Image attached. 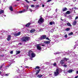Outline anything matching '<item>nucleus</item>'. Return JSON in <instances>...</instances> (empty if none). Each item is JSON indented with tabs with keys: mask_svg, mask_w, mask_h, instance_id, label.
<instances>
[{
	"mask_svg": "<svg viewBox=\"0 0 78 78\" xmlns=\"http://www.w3.org/2000/svg\"><path fill=\"white\" fill-rule=\"evenodd\" d=\"M55 72H54V75L55 76H58V74H59L60 72H62V70L59 69H56Z\"/></svg>",
	"mask_w": 78,
	"mask_h": 78,
	"instance_id": "nucleus-1",
	"label": "nucleus"
},
{
	"mask_svg": "<svg viewBox=\"0 0 78 78\" xmlns=\"http://www.w3.org/2000/svg\"><path fill=\"white\" fill-rule=\"evenodd\" d=\"M21 40L24 42H26L30 40V37H25L21 38Z\"/></svg>",
	"mask_w": 78,
	"mask_h": 78,
	"instance_id": "nucleus-2",
	"label": "nucleus"
},
{
	"mask_svg": "<svg viewBox=\"0 0 78 78\" xmlns=\"http://www.w3.org/2000/svg\"><path fill=\"white\" fill-rule=\"evenodd\" d=\"M43 22H44V19L42 17H41L38 21V23L41 24Z\"/></svg>",
	"mask_w": 78,
	"mask_h": 78,
	"instance_id": "nucleus-3",
	"label": "nucleus"
},
{
	"mask_svg": "<svg viewBox=\"0 0 78 78\" xmlns=\"http://www.w3.org/2000/svg\"><path fill=\"white\" fill-rule=\"evenodd\" d=\"M31 55L32 57L30 58V59H31V60H33V58H34V57L36 56V54H35V53L33 52V53H32Z\"/></svg>",
	"mask_w": 78,
	"mask_h": 78,
	"instance_id": "nucleus-4",
	"label": "nucleus"
},
{
	"mask_svg": "<svg viewBox=\"0 0 78 78\" xmlns=\"http://www.w3.org/2000/svg\"><path fill=\"white\" fill-rule=\"evenodd\" d=\"M20 34V32H19L17 33H15V34H13V36H19Z\"/></svg>",
	"mask_w": 78,
	"mask_h": 78,
	"instance_id": "nucleus-5",
	"label": "nucleus"
},
{
	"mask_svg": "<svg viewBox=\"0 0 78 78\" xmlns=\"http://www.w3.org/2000/svg\"><path fill=\"white\" fill-rule=\"evenodd\" d=\"M37 50H40V51L41 50V47H40V44H37Z\"/></svg>",
	"mask_w": 78,
	"mask_h": 78,
	"instance_id": "nucleus-6",
	"label": "nucleus"
},
{
	"mask_svg": "<svg viewBox=\"0 0 78 78\" xmlns=\"http://www.w3.org/2000/svg\"><path fill=\"white\" fill-rule=\"evenodd\" d=\"M70 56L71 57H73L74 58H75V59H76V55H75L74 54V52L73 53V54L71 55H70Z\"/></svg>",
	"mask_w": 78,
	"mask_h": 78,
	"instance_id": "nucleus-7",
	"label": "nucleus"
},
{
	"mask_svg": "<svg viewBox=\"0 0 78 78\" xmlns=\"http://www.w3.org/2000/svg\"><path fill=\"white\" fill-rule=\"evenodd\" d=\"M46 37H47L46 35H43V36L41 37L40 38V40H42V39H44L46 38Z\"/></svg>",
	"mask_w": 78,
	"mask_h": 78,
	"instance_id": "nucleus-8",
	"label": "nucleus"
},
{
	"mask_svg": "<svg viewBox=\"0 0 78 78\" xmlns=\"http://www.w3.org/2000/svg\"><path fill=\"white\" fill-rule=\"evenodd\" d=\"M35 31H36V30L34 29H32L30 31V32L31 33H34V32H35Z\"/></svg>",
	"mask_w": 78,
	"mask_h": 78,
	"instance_id": "nucleus-9",
	"label": "nucleus"
},
{
	"mask_svg": "<svg viewBox=\"0 0 78 78\" xmlns=\"http://www.w3.org/2000/svg\"><path fill=\"white\" fill-rule=\"evenodd\" d=\"M11 40V35H9L8 36V37L7 38V41H9V40Z\"/></svg>",
	"mask_w": 78,
	"mask_h": 78,
	"instance_id": "nucleus-10",
	"label": "nucleus"
},
{
	"mask_svg": "<svg viewBox=\"0 0 78 78\" xmlns=\"http://www.w3.org/2000/svg\"><path fill=\"white\" fill-rule=\"evenodd\" d=\"M30 24H31V23H28L27 24L25 25V27H28L30 25Z\"/></svg>",
	"mask_w": 78,
	"mask_h": 78,
	"instance_id": "nucleus-11",
	"label": "nucleus"
},
{
	"mask_svg": "<svg viewBox=\"0 0 78 78\" xmlns=\"http://www.w3.org/2000/svg\"><path fill=\"white\" fill-rule=\"evenodd\" d=\"M67 9L65 7L62 9V11H66V10H67Z\"/></svg>",
	"mask_w": 78,
	"mask_h": 78,
	"instance_id": "nucleus-12",
	"label": "nucleus"
},
{
	"mask_svg": "<svg viewBox=\"0 0 78 78\" xmlns=\"http://www.w3.org/2000/svg\"><path fill=\"white\" fill-rule=\"evenodd\" d=\"M55 23L54 21L51 22L49 23V24L50 25H53V24H55Z\"/></svg>",
	"mask_w": 78,
	"mask_h": 78,
	"instance_id": "nucleus-13",
	"label": "nucleus"
},
{
	"mask_svg": "<svg viewBox=\"0 0 78 78\" xmlns=\"http://www.w3.org/2000/svg\"><path fill=\"white\" fill-rule=\"evenodd\" d=\"M67 72L68 73H72L73 72V70L70 69L68 70Z\"/></svg>",
	"mask_w": 78,
	"mask_h": 78,
	"instance_id": "nucleus-14",
	"label": "nucleus"
},
{
	"mask_svg": "<svg viewBox=\"0 0 78 78\" xmlns=\"http://www.w3.org/2000/svg\"><path fill=\"white\" fill-rule=\"evenodd\" d=\"M9 9L11 11H13V8L12 7L10 6L9 7Z\"/></svg>",
	"mask_w": 78,
	"mask_h": 78,
	"instance_id": "nucleus-15",
	"label": "nucleus"
},
{
	"mask_svg": "<svg viewBox=\"0 0 78 78\" xmlns=\"http://www.w3.org/2000/svg\"><path fill=\"white\" fill-rule=\"evenodd\" d=\"M50 41H46L44 42V44H50Z\"/></svg>",
	"mask_w": 78,
	"mask_h": 78,
	"instance_id": "nucleus-16",
	"label": "nucleus"
},
{
	"mask_svg": "<svg viewBox=\"0 0 78 78\" xmlns=\"http://www.w3.org/2000/svg\"><path fill=\"white\" fill-rule=\"evenodd\" d=\"M33 53V52H32V51H29V55H31V54H32V53Z\"/></svg>",
	"mask_w": 78,
	"mask_h": 78,
	"instance_id": "nucleus-17",
	"label": "nucleus"
},
{
	"mask_svg": "<svg viewBox=\"0 0 78 78\" xmlns=\"http://www.w3.org/2000/svg\"><path fill=\"white\" fill-rule=\"evenodd\" d=\"M39 72H40V70H38L37 71V72L36 73V75H37L38 74V73H39Z\"/></svg>",
	"mask_w": 78,
	"mask_h": 78,
	"instance_id": "nucleus-18",
	"label": "nucleus"
},
{
	"mask_svg": "<svg viewBox=\"0 0 78 78\" xmlns=\"http://www.w3.org/2000/svg\"><path fill=\"white\" fill-rule=\"evenodd\" d=\"M42 75H38L37 76V77H38V78H41V77H42Z\"/></svg>",
	"mask_w": 78,
	"mask_h": 78,
	"instance_id": "nucleus-19",
	"label": "nucleus"
},
{
	"mask_svg": "<svg viewBox=\"0 0 78 78\" xmlns=\"http://www.w3.org/2000/svg\"><path fill=\"white\" fill-rule=\"evenodd\" d=\"M28 10H27V9H23V13H24L25 12H27V11Z\"/></svg>",
	"mask_w": 78,
	"mask_h": 78,
	"instance_id": "nucleus-20",
	"label": "nucleus"
},
{
	"mask_svg": "<svg viewBox=\"0 0 78 78\" xmlns=\"http://www.w3.org/2000/svg\"><path fill=\"white\" fill-rule=\"evenodd\" d=\"M76 24V21H75L74 22H73V25H75Z\"/></svg>",
	"mask_w": 78,
	"mask_h": 78,
	"instance_id": "nucleus-21",
	"label": "nucleus"
},
{
	"mask_svg": "<svg viewBox=\"0 0 78 78\" xmlns=\"http://www.w3.org/2000/svg\"><path fill=\"white\" fill-rule=\"evenodd\" d=\"M20 51H16V55H17V54H20Z\"/></svg>",
	"mask_w": 78,
	"mask_h": 78,
	"instance_id": "nucleus-22",
	"label": "nucleus"
},
{
	"mask_svg": "<svg viewBox=\"0 0 78 78\" xmlns=\"http://www.w3.org/2000/svg\"><path fill=\"white\" fill-rule=\"evenodd\" d=\"M61 62L62 64L64 63V60H62L61 61Z\"/></svg>",
	"mask_w": 78,
	"mask_h": 78,
	"instance_id": "nucleus-23",
	"label": "nucleus"
},
{
	"mask_svg": "<svg viewBox=\"0 0 78 78\" xmlns=\"http://www.w3.org/2000/svg\"><path fill=\"white\" fill-rule=\"evenodd\" d=\"M3 12H4V11L3 10H2L0 11V14H2V13H3Z\"/></svg>",
	"mask_w": 78,
	"mask_h": 78,
	"instance_id": "nucleus-24",
	"label": "nucleus"
},
{
	"mask_svg": "<svg viewBox=\"0 0 78 78\" xmlns=\"http://www.w3.org/2000/svg\"><path fill=\"white\" fill-rule=\"evenodd\" d=\"M67 25L68 26H69V27H72V25L70 24L69 23H67Z\"/></svg>",
	"mask_w": 78,
	"mask_h": 78,
	"instance_id": "nucleus-25",
	"label": "nucleus"
},
{
	"mask_svg": "<svg viewBox=\"0 0 78 78\" xmlns=\"http://www.w3.org/2000/svg\"><path fill=\"white\" fill-rule=\"evenodd\" d=\"M70 11H67L66 12V14H70Z\"/></svg>",
	"mask_w": 78,
	"mask_h": 78,
	"instance_id": "nucleus-26",
	"label": "nucleus"
},
{
	"mask_svg": "<svg viewBox=\"0 0 78 78\" xmlns=\"http://www.w3.org/2000/svg\"><path fill=\"white\" fill-rule=\"evenodd\" d=\"M72 34H73V32H71L69 34V35L71 36V35H72Z\"/></svg>",
	"mask_w": 78,
	"mask_h": 78,
	"instance_id": "nucleus-27",
	"label": "nucleus"
},
{
	"mask_svg": "<svg viewBox=\"0 0 78 78\" xmlns=\"http://www.w3.org/2000/svg\"><path fill=\"white\" fill-rule=\"evenodd\" d=\"M60 53H61V52H57V53H55V54L56 55H59V54H60Z\"/></svg>",
	"mask_w": 78,
	"mask_h": 78,
	"instance_id": "nucleus-28",
	"label": "nucleus"
},
{
	"mask_svg": "<svg viewBox=\"0 0 78 78\" xmlns=\"http://www.w3.org/2000/svg\"><path fill=\"white\" fill-rule=\"evenodd\" d=\"M9 76V74L8 73L5 74V76Z\"/></svg>",
	"mask_w": 78,
	"mask_h": 78,
	"instance_id": "nucleus-29",
	"label": "nucleus"
},
{
	"mask_svg": "<svg viewBox=\"0 0 78 78\" xmlns=\"http://www.w3.org/2000/svg\"><path fill=\"white\" fill-rule=\"evenodd\" d=\"M39 66H36L35 68H34V69H39Z\"/></svg>",
	"mask_w": 78,
	"mask_h": 78,
	"instance_id": "nucleus-30",
	"label": "nucleus"
},
{
	"mask_svg": "<svg viewBox=\"0 0 78 78\" xmlns=\"http://www.w3.org/2000/svg\"><path fill=\"white\" fill-rule=\"evenodd\" d=\"M70 29V28H67V29H66V31H69Z\"/></svg>",
	"mask_w": 78,
	"mask_h": 78,
	"instance_id": "nucleus-31",
	"label": "nucleus"
},
{
	"mask_svg": "<svg viewBox=\"0 0 78 78\" xmlns=\"http://www.w3.org/2000/svg\"><path fill=\"white\" fill-rule=\"evenodd\" d=\"M26 7H27V9H28V8H29V6H28V5H27L26 6Z\"/></svg>",
	"mask_w": 78,
	"mask_h": 78,
	"instance_id": "nucleus-32",
	"label": "nucleus"
},
{
	"mask_svg": "<svg viewBox=\"0 0 78 78\" xmlns=\"http://www.w3.org/2000/svg\"><path fill=\"white\" fill-rule=\"evenodd\" d=\"M63 59H64V60H65V61H67V59L66 58H65Z\"/></svg>",
	"mask_w": 78,
	"mask_h": 78,
	"instance_id": "nucleus-33",
	"label": "nucleus"
},
{
	"mask_svg": "<svg viewBox=\"0 0 78 78\" xmlns=\"http://www.w3.org/2000/svg\"><path fill=\"white\" fill-rule=\"evenodd\" d=\"M25 2H27V3H30V2L28 1L27 0H25Z\"/></svg>",
	"mask_w": 78,
	"mask_h": 78,
	"instance_id": "nucleus-34",
	"label": "nucleus"
},
{
	"mask_svg": "<svg viewBox=\"0 0 78 78\" xmlns=\"http://www.w3.org/2000/svg\"><path fill=\"white\" fill-rule=\"evenodd\" d=\"M65 38H67V35L66 34L64 36Z\"/></svg>",
	"mask_w": 78,
	"mask_h": 78,
	"instance_id": "nucleus-35",
	"label": "nucleus"
},
{
	"mask_svg": "<svg viewBox=\"0 0 78 78\" xmlns=\"http://www.w3.org/2000/svg\"><path fill=\"white\" fill-rule=\"evenodd\" d=\"M53 65L54 66H56V63H55L53 64Z\"/></svg>",
	"mask_w": 78,
	"mask_h": 78,
	"instance_id": "nucleus-36",
	"label": "nucleus"
},
{
	"mask_svg": "<svg viewBox=\"0 0 78 78\" xmlns=\"http://www.w3.org/2000/svg\"><path fill=\"white\" fill-rule=\"evenodd\" d=\"M31 8H33V7H34V5H31Z\"/></svg>",
	"mask_w": 78,
	"mask_h": 78,
	"instance_id": "nucleus-37",
	"label": "nucleus"
},
{
	"mask_svg": "<svg viewBox=\"0 0 78 78\" xmlns=\"http://www.w3.org/2000/svg\"><path fill=\"white\" fill-rule=\"evenodd\" d=\"M3 65H2L0 67V69H2V67H3Z\"/></svg>",
	"mask_w": 78,
	"mask_h": 78,
	"instance_id": "nucleus-38",
	"label": "nucleus"
},
{
	"mask_svg": "<svg viewBox=\"0 0 78 78\" xmlns=\"http://www.w3.org/2000/svg\"><path fill=\"white\" fill-rule=\"evenodd\" d=\"M37 7H39V5H38L35 6V8H37Z\"/></svg>",
	"mask_w": 78,
	"mask_h": 78,
	"instance_id": "nucleus-39",
	"label": "nucleus"
},
{
	"mask_svg": "<svg viewBox=\"0 0 78 78\" xmlns=\"http://www.w3.org/2000/svg\"><path fill=\"white\" fill-rule=\"evenodd\" d=\"M46 39H47V40H48L49 41H50V40L49 39L48 37H46Z\"/></svg>",
	"mask_w": 78,
	"mask_h": 78,
	"instance_id": "nucleus-40",
	"label": "nucleus"
},
{
	"mask_svg": "<svg viewBox=\"0 0 78 78\" xmlns=\"http://www.w3.org/2000/svg\"><path fill=\"white\" fill-rule=\"evenodd\" d=\"M51 0H48L47 1V2H51Z\"/></svg>",
	"mask_w": 78,
	"mask_h": 78,
	"instance_id": "nucleus-41",
	"label": "nucleus"
},
{
	"mask_svg": "<svg viewBox=\"0 0 78 78\" xmlns=\"http://www.w3.org/2000/svg\"><path fill=\"white\" fill-rule=\"evenodd\" d=\"M23 13V11H20L19 12V13Z\"/></svg>",
	"mask_w": 78,
	"mask_h": 78,
	"instance_id": "nucleus-42",
	"label": "nucleus"
},
{
	"mask_svg": "<svg viewBox=\"0 0 78 78\" xmlns=\"http://www.w3.org/2000/svg\"><path fill=\"white\" fill-rule=\"evenodd\" d=\"M29 11H30V12H32V11H33V10H32V9H30Z\"/></svg>",
	"mask_w": 78,
	"mask_h": 78,
	"instance_id": "nucleus-43",
	"label": "nucleus"
},
{
	"mask_svg": "<svg viewBox=\"0 0 78 78\" xmlns=\"http://www.w3.org/2000/svg\"><path fill=\"white\" fill-rule=\"evenodd\" d=\"M63 67H67V65H63Z\"/></svg>",
	"mask_w": 78,
	"mask_h": 78,
	"instance_id": "nucleus-44",
	"label": "nucleus"
},
{
	"mask_svg": "<svg viewBox=\"0 0 78 78\" xmlns=\"http://www.w3.org/2000/svg\"><path fill=\"white\" fill-rule=\"evenodd\" d=\"M12 53H13V51H12L10 52V54H12Z\"/></svg>",
	"mask_w": 78,
	"mask_h": 78,
	"instance_id": "nucleus-45",
	"label": "nucleus"
},
{
	"mask_svg": "<svg viewBox=\"0 0 78 78\" xmlns=\"http://www.w3.org/2000/svg\"><path fill=\"white\" fill-rule=\"evenodd\" d=\"M78 18V16H76L75 18V20H76Z\"/></svg>",
	"mask_w": 78,
	"mask_h": 78,
	"instance_id": "nucleus-46",
	"label": "nucleus"
},
{
	"mask_svg": "<svg viewBox=\"0 0 78 78\" xmlns=\"http://www.w3.org/2000/svg\"><path fill=\"white\" fill-rule=\"evenodd\" d=\"M76 47V45L75 46H74V49H75Z\"/></svg>",
	"mask_w": 78,
	"mask_h": 78,
	"instance_id": "nucleus-47",
	"label": "nucleus"
},
{
	"mask_svg": "<svg viewBox=\"0 0 78 78\" xmlns=\"http://www.w3.org/2000/svg\"><path fill=\"white\" fill-rule=\"evenodd\" d=\"M2 76H5V74H2Z\"/></svg>",
	"mask_w": 78,
	"mask_h": 78,
	"instance_id": "nucleus-48",
	"label": "nucleus"
},
{
	"mask_svg": "<svg viewBox=\"0 0 78 78\" xmlns=\"http://www.w3.org/2000/svg\"><path fill=\"white\" fill-rule=\"evenodd\" d=\"M41 46H42L43 47H45V45L42 44V45H41Z\"/></svg>",
	"mask_w": 78,
	"mask_h": 78,
	"instance_id": "nucleus-49",
	"label": "nucleus"
},
{
	"mask_svg": "<svg viewBox=\"0 0 78 78\" xmlns=\"http://www.w3.org/2000/svg\"><path fill=\"white\" fill-rule=\"evenodd\" d=\"M74 9H77V8H76V7H74Z\"/></svg>",
	"mask_w": 78,
	"mask_h": 78,
	"instance_id": "nucleus-50",
	"label": "nucleus"
},
{
	"mask_svg": "<svg viewBox=\"0 0 78 78\" xmlns=\"http://www.w3.org/2000/svg\"><path fill=\"white\" fill-rule=\"evenodd\" d=\"M22 44L21 43H20L18 44V45H22Z\"/></svg>",
	"mask_w": 78,
	"mask_h": 78,
	"instance_id": "nucleus-51",
	"label": "nucleus"
},
{
	"mask_svg": "<svg viewBox=\"0 0 78 78\" xmlns=\"http://www.w3.org/2000/svg\"><path fill=\"white\" fill-rule=\"evenodd\" d=\"M25 67H26V68H29V67L28 66H25Z\"/></svg>",
	"mask_w": 78,
	"mask_h": 78,
	"instance_id": "nucleus-52",
	"label": "nucleus"
},
{
	"mask_svg": "<svg viewBox=\"0 0 78 78\" xmlns=\"http://www.w3.org/2000/svg\"><path fill=\"white\" fill-rule=\"evenodd\" d=\"M42 6V7H44V6H45V5H43Z\"/></svg>",
	"mask_w": 78,
	"mask_h": 78,
	"instance_id": "nucleus-53",
	"label": "nucleus"
},
{
	"mask_svg": "<svg viewBox=\"0 0 78 78\" xmlns=\"http://www.w3.org/2000/svg\"><path fill=\"white\" fill-rule=\"evenodd\" d=\"M11 66V64L9 65V66H8V67H9V66Z\"/></svg>",
	"mask_w": 78,
	"mask_h": 78,
	"instance_id": "nucleus-54",
	"label": "nucleus"
},
{
	"mask_svg": "<svg viewBox=\"0 0 78 78\" xmlns=\"http://www.w3.org/2000/svg\"><path fill=\"white\" fill-rule=\"evenodd\" d=\"M57 11H58V9H56V10H55V11L57 12Z\"/></svg>",
	"mask_w": 78,
	"mask_h": 78,
	"instance_id": "nucleus-55",
	"label": "nucleus"
},
{
	"mask_svg": "<svg viewBox=\"0 0 78 78\" xmlns=\"http://www.w3.org/2000/svg\"><path fill=\"white\" fill-rule=\"evenodd\" d=\"M2 73V72L0 71V75L1 74V73Z\"/></svg>",
	"mask_w": 78,
	"mask_h": 78,
	"instance_id": "nucleus-56",
	"label": "nucleus"
},
{
	"mask_svg": "<svg viewBox=\"0 0 78 78\" xmlns=\"http://www.w3.org/2000/svg\"><path fill=\"white\" fill-rule=\"evenodd\" d=\"M76 74H78V71H77Z\"/></svg>",
	"mask_w": 78,
	"mask_h": 78,
	"instance_id": "nucleus-57",
	"label": "nucleus"
},
{
	"mask_svg": "<svg viewBox=\"0 0 78 78\" xmlns=\"http://www.w3.org/2000/svg\"><path fill=\"white\" fill-rule=\"evenodd\" d=\"M37 0H33L34 2H36Z\"/></svg>",
	"mask_w": 78,
	"mask_h": 78,
	"instance_id": "nucleus-58",
	"label": "nucleus"
},
{
	"mask_svg": "<svg viewBox=\"0 0 78 78\" xmlns=\"http://www.w3.org/2000/svg\"><path fill=\"white\" fill-rule=\"evenodd\" d=\"M4 16V17H6V15H3Z\"/></svg>",
	"mask_w": 78,
	"mask_h": 78,
	"instance_id": "nucleus-59",
	"label": "nucleus"
},
{
	"mask_svg": "<svg viewBox=\"0 0 78 78\" xmlns=\"http://www.w3.org/2000/svg\"><path fill=\"white\" fill-rule=\"evenodd\" d=\"M26 6L24 5V8H26Z\"/></svg>",
	"mask_w": 78,
	"mask_h": 78,
	"instance_id": "nucleus-60",
	"label": "nucleus"
},
{
	"mask_svg": "<svg viewBox=\"0 0 78 78\" xmlns=\"http://www.w3.org/2000/svg\"><path fill=\"white\" fill-rule=\"evenodd\" d=\"M61 20H62V18H61Z\"/></svg>",
	"mask_w": 78,
	"mask_h": 78,
	"instance_id": "nucleus-61",
	"label": "nucleus"
},
{
	"mask_svg": "<svg viewBox=\"0 0 78 78\" xmlns=\"http://www.w3.org/2000/svg\"><path fill=\"white\" fill-rule=\"evenodd\" d=\"M17 0V1H19V0Z\"/></svg>",
	"mask_w": 78,
	"mask_h": 78,
	"instance_id": "nucleus-62",
	"label": "nucleus"
},
{
	"mask_svg": "<svg viewBox=\"0 0 78 78\" xmlns=\"http://www.w3.org/2000/svg\"><path fill=\"white\" fill-rule=\"evenodd\" d=\"M50 76L51 75V74H50Z\"/></svg>",
	"mask_w": 78,
	"mask_h": 78,
	"instance_id": "nucleus-63",
	"label": "nucleus"
}]
</instances>
